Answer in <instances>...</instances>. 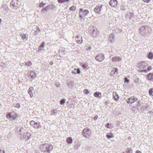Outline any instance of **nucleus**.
Returning <instances> with one entry per match:
<instances>
[{"instance_id":"48","label":"nucleus","mask_w":153,"mask_h":153,"mask_svg":"<svg viewBox=\"0 0 153 153\" xmlns=\"http://www.w3.org/2000/svg\"><path fill=\"white\" fill-rule=\"evenodd\" d=\"M45 5V4L44 3H41L40 4V6L41 7H43Z\"/></svg>"},{"instance_id":"3","label":"nucleus","mask_w":153,"mask_h":153,"mask_svg":"<svg viewBox=\"0 0 153 153\" xmlns=\"http://www.w3.org/2000/svg\"><path fill=\"white\" fill-rule=\"evenodd\" d=\"M148 66V64L144 61L138 62L137 64V67L139 69V72L145 73V70Z\"/></svg>"},{"instance_id":"56","label":"nucleus","mask_w":153,"mask_h":153,"mask_svg":"<svg viewBox=\"0 0 153 153\" xmlns=\"http://www.w3.org/2000/svg\"><path fill=\"white\" fill-rule=\"evenodd\" d=\"M6 6V5L4 4H3L2 6V7L4 8Z\"/></svg>"},{"instance_id":"37","label":"nucleus","mask_w":153,"mask_h":153,"mask_svg":"<svg viewBox=\"0 0 153 153\" xmlns=\"http://www.w3.org/2000/svg\"><path fill=\"white\" fill-rule=\"evenodd\" d=\"M13 106L18 108H19L20 107V105L19 103L14 104H13Z\"/></svg>"},{"instance_id":"24","label":"nucleus","mask_w":153,"mask_h":153,"mask_svg":"<svg viewBox=\"0 0 153 153\" xmlns=\"http://www.w3.org/2000/svg\"><path fill=\"white\" fill-rule=\"evenodd\" d=\"M66 141L68 144H71L72 143L73 140L72 137H69L67 138Z\"/></svg>"},{"instance_id":"8","label":"nucleus","mask_w":153,"mask_h":153,"mask_svg":"<svg viewBox=\"0 0 153 153\" xmlns=\"http://www.w3.org/2000/svg\"><path fill=\"white\" fill-rule=\"evenodd\" d=\"M30 137V133H26L24 134H22L21 135L20 138L22 140L25 139V141L28 140Z\"/></svg>"},{"instance_id":"25","label":"nucleus","mask_w":153,"mask_h":153,"mask_svg":"<svg viewBox=\"0 0 153 153\" xmlns=\"http://www.w3.org/2000/svg\"><path fill=\"white\" fill-rule=\"evenodd\" d=\"M45 43L44 42H42L40 45L39 49L38 50L39 51H40L42 50L43 48H44V46H45Z\"/></svg>"},{"instance_id":"32","label":"nucleus","mask_w":153,"mask_h":153,"mask_svg":"<svg viewBox=\"0 0 153 153\" xmlns=\"http://www.w3.org/2000/svg\"><path fill=\"white\" fill-rule=\"evenodd\" d=\"M51 112L52 114L54 115H55L57 113L58 111L56 109H53L51 110Z\"/></svg>"},{"instance_id":"20","label":"nucleus","mask_w":153,"mask_h":153,"mask_svg":"<svg viewBox=\"0 0 153 153\" xmlns=\"http://www.w3.org/2000/svg\"><path fill=\"white\" fill-rule=\"evenodd\" d=\"M113 95L115 101H117L118 100L119 98V97L116 92H113Z\"/></svg>"},{"instance_id":"43","label":"nucleus","mask_w":153,"mask_h":153,"mask_svg":"<svg viewBox=\"0 0 153 153\" xmlns=\"http://www.w3.org/2000/svg\"><path fill=\"white\" fill-rule=\"evenodd\" d=\"M40 31V30L39 28V27H37L36 31H35V34H38V33L37 32V31Z\"/></svg>"},{"instance_id":"53","label":"nucleus","mask_w":153,"mask_h":153,"mask_svg":"<svg viewBox=\"0 0 153 153\" xmlns=\"http://www.w3.org/2000/svg\"><path fill=\"white\" fill-rule=\"evenodd\" d=\"M136 153H142V152L141 151L137 150L136 151Z\"/></svg>"},{"instance_id":"14","label":"nucleus","mask_w":153,"mask_h":153,"mask_svg":"<svg viewBox=\"0 0 153 153\" xmlns=\"http://www.w3.org/2000/svg\"><path fill=\"white\" fill-rule=\"evenodd\" d=\"M137 99L134 97L132 96L128 98L127 100V103H132L135 101H137Z\"/></svg>"},{"instance_id":"38","label":"nucleus","mask_w":153,"mask_h":153,"mask_svg":"<svg viewBox=\"0 0 153 153\" xmlns=\"http://www.w3.org/2000/svg\"><path fill=\"white\" fill-rule=\"evenodd\" d=\"M49 9V6H46V7L43 8L42 9V11H47Z\"/></svg>"},{"instance_id":"51","label":"nucleus","mask_w":153,"mask_h":153,"mask_svg":"<svg viewBox=\"0 0 153 153\" xmlns=\"http://www.w3.org/2000/svg\"><path fill=\"white\" fill-rule=\"evenodd\" d=\"M91 49V48L90 47H88L87 48H86V49L87 50H90Z\"/></svg>"},{"instance_id":"30","label":"nucleus","mask_w":153,"mask_h":153,"mask_svg":"<svg viewBox=\"0 0 153 153\" xmlns=\"http://www.w3.org/2000/svg\"><path fill=\"white\" fill-rule=\"evenodd\" d=\"M81 65L83 68H87L88 67V65L87 63H81Z\"/></svg>"},{"instance_id":"7","label":"nucleus","mask_w":153,"mask_h":153,"mask_svg":"<svg viewBox=\"0 0 153 153\" xmlns=\"http://www.w3.org/2000/svg\"><path fill=\"white\" fill-rule=\"evenodd\" d=\"M95 60L99 62H101L105 59L104 55L102 53L98 54L95 57Z\"/></svg>"},{"instance_id":"17","label":"nucleus","mask_w":153,"mask_h":153,"mask_svg":"<svg viewBox=\"0 0 153 153\" xmlns=\"http://www.w3.org/2000/svg\"><path fill=\"white\" fill-rule=\"evenodd\" d=\"M115 36L114 34H110L108 37V41L111 42H113L114 41V39Z\"/></svg>"},{"instance_id":"13","label":"nucleus","mask_w":153,"mask_h":153,"mask_svg":"<svg viewBox=\"0 0 153 153\" xmlns=\"http://www.w3.org/2000/svg\"><path fill=\"white\" fill-rule=\"evenodd\" d=\"M75 39L76 42L79 44H81L83 40L82 39V37L80 34H78L77 35V36L75 38Z\"/></svg>"},{"instance_id":"10","label":"nucleus","mask_w":153,"mask_h":153,"mask_svg":"<svg viewBox=\"0 0 153 153\" xmlns=\"http://www.w3.org/2000/svg\"><path fill=\"white\" fill-rule=\"evenodd\" d=\"M109 4L110 6L115 8L117 7L118 2L117 0H111L109 2Z\"/></svg>"},{"instance_id":"6","label":"nucleus","mask_w":153,"mask_h":153,"mask_svg":"<svg viewBox=\"0 0 153 153\" xmlns=\"http://www.w3.org/2000/svg\"><path fill=\"white\" fill-rule=\"evenodd\" d=\"M30 123L32 126L36 129H38L41 127L40 123L39 122H37L32 120L30 122Z\"/></svg>"},{"instance_id":"35","label":"nucleus","mask_w":153,"mask_h":153,"mask_svg":"<svg viewBox=\"0 0 153 153\" xmlns=\"http://www.w3.org/2000/svg\"><path fill=\"white\" fill-rule=\"evenodd\" d=\"M76 6H72L69 8L70 10L72 11H74L76 10Z\"/></svg>"},{"instance_id":"45","label":"nucleus","mask_w":153,"mask_h":153,"mask_svg":"<svg viewBox=\"0 0 153 153\" xmlns=\"http://www.w3.org/2000/svg\"><path fill=\"white\" fill-rule=\"evenodd\" d=\"M134 13H130V18L131 19H132V18L134 16Z\"/></svg>"},{"instance_id":"16","label":"nucleus","mask_w":153,"mask_h":153,"mask_svg":"<svg viewBox=\"0 0 153 153\" xmlns=\"http://www.w3.org/2000/svg\"><path fill=\"white\" fill-rule=\"evenodd\" d=\"M18 1L16 0H12L10 2V5L13 7H18Z\"/></svg>"},{"instance_id":"29","label":"nucleus","mask_w":153,"mask_h":153,"mask_svg":"<svg viewBox=\"0 0 153 153\" xmlns=\"http://www.w3.org/2000/svg\"><path fill=\"white\" fill-rule=\"evenodd\" d=\"M148 58L151 59L153 58V53H149L147 55Z\"/></svg>"},{"instance_id":"39","label":"nucleus","mask_w":153,"mask_h":153,"mask_svg":"<svg viewBox=\"0 0 153 153\" xmlns=\"http://www.w3.org/2000/svg\"><path fill=\"white\" fill-rule=\"evenodd\" d=\"M66 101V100L65 99H62L60 101V104L61 105H64V103H65Z\"/></svg>"},{"instance_id":"46","label":"nucleus","mask_w":153,"mask_h":153,"mask_svg":"<svg viewBox=\"0 0 153 153\" xmlns=\"http://www.w3.org/2000/svg\"><path fill=\"white\" fill-rule=\"evenodd\" d=\"M70 82L68 83V86L69 87V88H71L72 87V85L71 84H70Z\"/></svg>"},{"instance_id":"52","label":"nucleus","mask_w":153,"mask_h":153,"mask_svg":"<svg viewBox=\"0 0 153 153\" xmlns=\"http://www.w3.org/2000/svg\"><path fill=\"white\" fill-rule=\"evenodd\" d=\"M150 0H143V1L146 2H149Z\"/></svg>"},{"instance_id":"27","label":"nucleus","mask_w":153,"mask_h":153,"mask_svg":"<svg viewBox=\"0 0 153 153\" xmlns=\"http://www.w3.org/2000/svg\"><path fill=\"white\" fill-rule=\"evenodd\" d=\"M152 69V67L151 66H148L146 68L145 70V73H146L148 72L151 71Z\"/></svg>"},{"instance_id":"50","label":"nucleus","mask_w":153,"mask_h":153,"mask_svg":"<svg viewBox=\"0 0 153 153\" xmlns=\"http://www.w3.org/2000/svg\"><path fill=\"white\" fill-rule=\"evenodd\" d=\"M0 153H5L4 151L0 149Z\"/></svg>"},{"instance_id":"57","label":"nucleus","mask_w":153,"mask_h":153,"mask_svg":"<svg viewBox=\"0 0 153 153\" xmlns=\"http://www.w3.org/2000/svg\"><path fill=\"white\" fill-rule=\"evenodd\" d=\"M152 99H153V97H152Z\"/></svg>"},{"instance_id":"55","label":"nucleus","mask_w":153,"mask_h":153,"mask_svg":"<svg viewBox=\"0 0 153 153\" xmlns=\"http://www.w3.org/2000/svg\"><path fill=\"white\" fill-rule=\"evenodd\" d=\"M53 62H50V65H53Z\"/></svg>"},{"instance_id":"33","label":"nucleus","mask_w":153,"mask_h":153,"mask_svg":"<svg viewBox=\"0 0 153 153\" xmlns=\"http://www.w3.org/2000/svg\"><path fill=\"white\" fill-rule=\"evenodd\" d=\"M106 137L108 139L112 138L113 137V134L111 133H109L107 134Z\"/></svg>"},{"instance_id":"54","label":"nucleus","mask_w":153,"mask_h":153,"mask_svg":"<svg viewBox=\"0 0 153 153\" xmlns=\"http://www.w3.org/2000/svg\"><path fill=\"white\" fill-rule=\"evenodd\" d=\"M109 126L110 124L109 123H107L106 125V126L109 128H110V127H109Z\"/></svg>"},{"instance_id":"41","label":"nucleus","mask_w":153,"mask_h":153,"mask_svg":"<svg viewBox=\"0 0 153 153\" xmlns=\"http://www.w3.org/2000/svg\"><path fill=\"white\" fill-rule=\"evenodd\" d=\"M124 81L125 82L128 83L129 82V80L128 78L126 77L124 78Z\"/></svg>"},{"instance_id":"18","label":"nucleus","mask_w":153,"mask_h":153,"mask_svg":"<svg viewBox=\"0 0 153 153\" xmlns=\"http://www.w3.org/2000/svg\"><path fill=\"white\" fill-rule=\"evenodd\" d=\"M72 73L74 74H80L81 73L80 69L79 68H75L73 71Z\"/></svg>"},{"instance_id":"40","label":"nucleus","mask_w":153,"mask_h":153,"mask_svg":"<svg viewBox=\"0 0 153 153\" xmlns=\"http://www.w3.org/2000/svg\"><path fill=\"white\" fill-rule=\"evenodd\" d=\"M32 65V63L31 61H29V62H26L25 63V65L26 66H31Z\"/></svg>"},{"instance_id":"36","label":"nucleus","mask_w":153,"mask_h":153,"mask_svg":"<svg viewBox=\"0 0 153 153\" xmlns=\"http://www.w3.org/2000/svg\"><path fill=\"white\" fill-rule=\"evenodd\" d=\"M149 95H151L153 96V88H150L149 90Z\"/></svg>"},{"instance_id":"11","label":"nucleus","mask_w":153,"mask_h":153,"mask_svg":"<svg viewBox=\"0 0 153 153\" xmlns=\"http://www.w3.org/2000/svg\"><path fill=\"white\" fill-rule=\"evenodd\" d=\"M143 29L145 30L144 31V36H148L149 35L150 28L147 26H143L141 27V30H143Z\"/></svg>"},{"instance_id":"1","label":"nucleus","mask_w":153,"mask_h":153,"mask_svg":"<svg viewBox=\"0 0 153 153\" xmlns=\"http://www.w3.org/2000/svg\"><path fill=\"white\" fill-rule=\"evenodd\" d=\"M40 149L41 151L44 153H50L53 149V146L50 144L44 143L41 144Z\"/></svg>"},{"instance_id":"9","label":"nucleus","mask_w":153,"mask_h":153,"mask_svg":"<svg viewBox=\"0 0 153 153\" xmlns=\"http://www.w3.org/2000/svg\"><path fill=\"white\" fill-rule=\"evenodd\" d=\"M102 6V5L101 4H99L95 7L94 8V11L96 14L98 15H99L100 14Z\"/></svg>"},{"instance_id":"19","label":"nucleus","mask_w":153,"mask_h":153,"mask_svg":"<svg viewBox=\"0 0 153 153\" xmlns=\"http://www.w3.org/2000/svg\"><path fill=\"white\" fill-rule=\"evenodd\" d=\"M36 73L33 71H31L30 73L29 76L30 77V78L31 79H34L36 77Z\"/></svg>"},{"instance_id":"22","label":"nucleus","mask_w":153,"mask_h":153,"mask_svg":"<svg viewBox=\"0 0 153 153\" xmlns=\"http://www.w3.org/2000/svg\"><path fill=\"white\" fill-rule=\"evenodd\" d=\"M33 90V88L32 87H30L28 91V93L30 94L31 97H33V94L32 92V91Z\"/></svg>"},{"instance_id":"28","label":"nucleus","mask_w":153,"mask_h":153,"mask_svg":"<svg viewBox=\"0 0 153 153\" xmlns=\"http://www.w3.org/2000/svg\"><path fill=\"white\" fill-rule=\"evenodd\" d=\"M143 29V30H141V27L140 28L139 30V33L141 35L143 36H144V31H145V30Z\"/></svg>"},{"instance_id":"34","label":"nucleus","mask_w":153,"mask_h":153,"mask_svg":"<svg viewBox=\"0 0 153 153\" xmlns=\"http://www.w3.org/2000/svg\"><path fill=\"white\" fill-rule=\"evenodd\" d=\"M80 143H77L74 146V147L77 150H78L79 148L80 147Z\"/></svg>"},{"instance_id":"23","label":"nucleus","mask_w":153,"mask_h":153,"mask_svg":"<svg viewBox=\"0 0 153 153\" xmlns=\"http://www.w3.org/2000/svg\"><path fill=\"white\" fill-rule=\"evenodd\" d=\"M147 78L149 80L153 79V73H150L147 75Z\"/></svg>"},{"instance_id":"21","label":"nucleus","mask_w":153,"mask_h":153,"mask_svg":"<svg viewBox=\"0 0 153 153\" xmlns=\"http://www.w3.org/2000/svg\"><path fill=\"white\" fill-rule=\"evenodd\" d=\"M118 71V69L117 68H112L111 73V75H114V74H117Z\"/></svg>"},{"instance_id":"4","label":"nucleus","mask_w":153,"mask_h":153,"mask_svg":"<svg viewBox=\"0 0 153 153\" xmlns=\"http://www.w3.org/2000/svg\"><path fill=\"white\" fill-rule=\"evenodd\" d=\"M89 33L92 36L95 38L98 36L99 31L95 27L92 26L91 27Z\"/></svg>"},{"instance_id":"49","label":"nucleus","mask_w":153,"mask_h":153,"mask_svg":"<svg viewBox=\"0 0 153 153\" xmlns=\"http://www.w3.org/2000/svg\"><path fill=\"white\" fill-rule=\"evenodd\" d=\"M98 118V116H97V115H96V116H95L94 117V120H96Z\"/></svg>"},{"instance_id":"44","label":"nucleus","mask_w":153,"mask_h":153,"mask_svg":"<svg viewBox=\"0 0 153 153\" xmlns=\"http://www.w3.org/2000/svg\"><path fill=\"white\" fill-rule=\"evenodd\" d=\"M55 86L56 87H59L60 86V85L59 83V82H56V83Z\"/></svg>"},{"instance_id":"15","label":"nucleus","mask_w":153,"mask_h":153,"mask_svg":"<svg viewBox=\"0 0 153 153\" xmlns=\"http://www.w3.org/2000/svg\"><path fill=\"white\" fill-rule=\"evenodd\" d=\"M19 36L23 40L26 41L27 39L28 36L27 34L20 33H19Z\"/></svg>"},{"instance_id":"47","label":"nucleus","mask_w":153,"mask_h":153,"mask_svg":"<svg viewBox=\"0 0 153 153\" xmlns=\"http://www.w3.org/2000/svg\"><path fill=\"white\" fill-rule=\"evenodd\" d=\"M7 116L9 117L10 118H12V117L11 115V114L10 113H8L7 115Z\"/></svg>"},{"instance_id":"2","label":"nucleus","mask_w":153,"mask_h":153,"mask_svg":"<svg viewBox=\"0 0 153 153\" xmlns=\"http://www.w3.org/2000/svg\"><path fill=\"white\" fill-rule=\"evenodd\" d=\"M79 16L81 21H84L89 13L88 10L82 8L79 9Z\"/></svg>"},{"instance_id":"42","label":"nucleus","mask_w":153,"mask_h":153,"mask_svg":"<svg viewBox=\"0 0 153 153\" xmlns=\"http://www.w3.org/2000/svg\"><path fill=\"white\" fill-rule=\"evenodd\" d=\"M84 92L86 94H88L89 93V92L87 89H85L84 91Z\"/></svg>"},{"instance_id":"5","label":"nucleus","mask_w":153,"mask_h":153,"mask_svg":"<svg viewBox=\"0 0 153 153\" xmlns=\"http://www.w3.org/2000/svg\"><path fill=\"white\" fill-rule=\"evenodd\" d=\"M82 134L83 136L87 138H89L91 136L90 130L88 128H85L82 131Z\"/></svg>"},{"instance_id":"12","label":"nucleus","mask_w":153,"mask_h":153,"mask_svg":"<svg viewBox=\"0 0 153 153\" xmlns=\"http://www.w3.org/2000/svg\"><path fill=\"white\" fill-rule=\"evenodd\" d=\"M121 57L115 56L112 57L111 60L113 62H120L121 61L122 59Z\"/></svg>"},{"instance_id":"26","label":"nucleus","mask_w":153,"mask_h":153,"mask_svg":"<svg viewBox=\"0 0 153 153\" xmlns=\"http://www.w3.org/2000/svg\"><path fill=\"white\" fill-rule=\"evenodd\" d=\"M70 0H58V2L60 4L68 2Z\"/></svg>"},{"instance_id":"31","label":"nucleus","mask_w":153,"mask_h":153,"mask_svg":"<svg viewBox=\"0 0 153 153\" xmlns=\"http://www.w3.org/2000/svg\"><path fill=\"white\" fill-rule=\"evenodd\" d=\"M100 95H101V93L98 92H95L94 94V95L96 97H99Z\"/></svg>"}]
</instances>
